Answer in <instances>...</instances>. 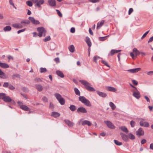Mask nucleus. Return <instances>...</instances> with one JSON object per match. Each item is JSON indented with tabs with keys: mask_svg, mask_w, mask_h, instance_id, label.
I'll use <instances>...</instances> for the list:
<instances>
[{
	"mask_svg": "<svg viewBox=\"0 0 153 153\" xmlns=\"http://www.w3.org/2000/svg\"><path fill=\"white\" fill-rule=\"evenodd\" d=\"M79 82L85 86L86 89L90 91H94L95 89L93 87H91V84L88 82L84 80H80Z\"/></svg>",
	"mask_w": 153,
	"mask_h": 153,
	"instance_id": "obj_1",
	"label": "nucleus"
},
{
	"mask_svg": "<svg viewBox=\"0 0 153 153\" xmlns=\"http://www.w3.org/2000/svg\"><path fill=\"white\" fill-rule=\"evenodd\" d=\"M79 100L87 106H90L91 105L89 101L83 96H80L79 97Z\"/></svg>",
	"mask_w": 153,
	"mask_h": 153,
	"instance_id": "obj_2",
	"label": "nucleus"
},
{
	"mask_svg": "<svg viewBox=\"0 0 153 153\" xmlns=\"http://www.w3.org/2000/svg\"><path fill=\"white\" fill-rule=\"evenodd\" d=\"M37 30L39 32L38 36L39 37H41L42 36H45L46 31L44 27H38L37 28Z\"/></svg>",
	"mask_w": 153,
	"mask_h": 153,
	"instance_id": "obj_3",
	"label": "nucleus"
},
{
	"mask_svg": "<svg viewBox=\"0 0 153 153\" xmlns=\"http://www.w3.org/2000/svg\"><path fill=\"white\" fill-rule=\"evenodd\" d=\"M133 52H131L130 53V55L133 59H134L137 57V56L140 53V52L135 48L133 49Z\"/></svg>",
	"mask_w": 153,
	"mask_h": 153,
	"instance_id": "obj_4",
	"label": "nucleus"
},
{
	"mask_svg": "<svg viewBox=\"0 0 153 153\" xmlns=\"http://www.w3.org/2000/svg\"><path fill=\"white\" fill-rule=\"evenodd\" d=\"M34 4L35 6L38 7H41V5L43 4L44 3V0H31Z\"/></svg>",
	"mask_w": 153,
	"mask_h": 153,
	"instance_id": "obj_5",
	"label": "nucleus"
},
{
	"mask_svg": "<svg viewBox=\"0 0 153 153\" xmlns=\"http://www.w3.org/2000/svg\"><path fill=\"white\" fill-rule=\"evenodd\" d=\"M133 95L137 99H139L141 97L140 93L137 88L133 90Z\"/></svg>",
	"mask_w": 153,
	"mask_h": 153,
	"instance_id": "obj_6",
	"label": "nucleus"
},
{
	"mask_svg": "<svg viewBox=\"0 0 153 153\" xmlns=\"http://www.w3.org/2000/svg\"><path fill=\"white\" fill-rule=\"evenodd\" d=\"M104 122L108 128L111 129L115 128V126L110 121L105 120L104 121Z\"/></svg>",
	"mask_w": 153,
	"mask_h": 153,
	"instance_id": "obj_7",
	"label": "nucleus"
},
{
	"mask_svg": "<svg viewBox=\"0 0 153 153\" xmlns=\"http://www.w3.org/2000/svg\"><path fill=\"white\" fill-rule=\"evenodd\" d=\"M3 100L7 102H11L12 104H14L15 102L14 100H13L10 97L8 96H6L5 95V97L4 98Z\"/></svg>",
	"mask_w": 153,
	"mask_h": 153,
	"instance_id": "obj_8",
	"label": "nucleus"
},
{
	"mask_svg": "<svg viewBox=\"0 0 153 153\" xmlns=\"http://www.w3.org/2000/svg\"><path fill=\"white\" fill-rule=\"evenodd\" d=\"M28 19L33 24L38 25L40 23L39 22L38 20H36L33 17H29Z\"/></svg>",
	"mask_w": 153,
	"mask_h": 153,
	"instance_id": "obj_9",
	"label": "nucleus"
},
{
	"mask_svg": "<svg viewBox=\"0 0 153 153\" xmlns=\"http://www.w3.org/2000/svg\"><path fill=\"white\" fill-rule=\"evenodd\" d=\"M77 112L78 113H86L87 112V111L86 109L83 107H80L77 109Z\"/></svg>",
	"mask_w": 153,
	"mask_h": 153,
	"instance_id": "obj_10",
	"label": "nucleus"
},
{
	"mask_svg": "<svg viewBox=\"0 0 153 153\" xmlns=\"http://www.w3.org/2000/svg\"><path fill=\"white\" fill-rule=\"evenodd\" d=\"M120 134L123 140L125 141H128V135H127L122 132H121Z\"/></svg>",
	"mask_w": 153,
	"mask_h": 153,
	"instance_id": "obj_11",
	"label": "nucleus"
},
{
	"mask_svg": "<svg viewBox=\"0 0 153 153\" xmlns=\"http://www.w3.org/2000/svg\"><path fill=\"white\" fill-rule=\"evenodd\" d=\"M144 120L143 119H142L140 122V124L141 126H144V127H148L149 126V124L147 122H144Z\"/></svg>",
	"mask_w": 153,
	"mask_h": 153,
	"instance_id": "obj_12",
	"label": "nucleus"
},
{
	"mask_svg": "<svg viewBox=\"0 0 153 153\" xmlns=\"http://www.w3.org/2000/svg\"><path fill=\"white\" fill-rule=\"evenodd\" d=\"M48 3L49 5L51 7H55L56 5L55 0H48Z\"/></svg>",
	"mask_w": 153,
	"mask_h": 153,
	"instance_id": "obj_13",
	"label": "nucleus"
},
{
	"mask_svg": "<svg viewBox=\"0 0 153 153\" xmlns=\"http://www.w3.org/2000/svg\"><path fill=\"white\" fill-rule=\"evenodd\" d=\"M144 134V131L141 128H140L136 131V134L138 136H141L143 135Z\"/></svg>",
	"mask_w": 153,
	"mask_h": 153,
	"instance_id": "obj_14",
	"label": "nucleus"
},
{
	"mask_svg": "<svg viewBox=\"0 0 153 153\" xmlns=\"http://www.w3.org/2000/svg\"><path fill=\"white\" fill-rule=\"evenodd\" d=\"M65 123L69 126L72 127L74 125V123L68 120H64Z\"/></svg>",
	"mask_w": 153,
	"mask_h": 153,
	"instance_id": "obj_15",
	"label": "nucleus"
},
{
	"mask_svg": "<svg viewBox=\"0 0 153 153\" xmlns=\"http://www.w3.org/2000/svg\"><path fill=\"white\" fill-rule=\"evenodd\" d=\"M82 124L83 126L87 125L88 126H91L92 124L89 121L87 120H84L82 121Z\"/></svg>",
	"mask_w": 153,
	"mask_h": 153,
	"instance_id": "obj_16",
	"label": "nucleus"
},
{
	"mask_svg": "<svg viewBox=\"0 0 153 153\" xmlns=\"http://www.w3.org/2000/svg\"><path fill=\"white\" fill-rule=\"evenodd\" d=\"M13 27L16 28H21L23 27V25H22L21 23L18 24H14L12 25Z\"/></svg>",
	"mask_w": 153,
	"mask_h": 153,
	"instance_id": "obj_17",
	"label": "nucleus"
},
{
	"mask_svg": "<svg viewBox=\"0 0 153 153\" xmlns=\"http://www.w3.org/2000/svg\"><path fill=\"white\" fill-rule=\"evenodd\" d=\"M141 69L140 68H137L131 69L128 70V71L132 73H137L140 71Z\"/></svg>",
	"mask_w": 153,
	"mask_h": 153,
	"instance_id": "obj_18",
	"label": "nucleus"
},
{
	"mask_svg": "<svg viewBox=\"0 0 153 153\" xmlns=\"http://www.w3.org/2000/svg\"><path fill=\"white\" fill-rule=\"evenodd\" d=\"M106 89L107 90L113 92H115L117 91V90L116 88H115L112 87H110V86H108L106 87Z\"/></svg>",
	"mask_w": 153,
	"mask_h": 153,
	"instance_id": "obj_19",
	"label": "nucleus"
},
{
	"mask_svg": "<svg viewBox=\"0 0 153 153\" xmlns=\"http://www.w3.org/2000/svg\"><path fill=\"white\" fill-rule=\"evenodd\" d=\"M104 20H102L100 22H99L97 25V29H100L102 26L104 24Z\"/></svg>",
	"mask_w": 153,
	"mask_h": 153,
	"instance_id": "obj_20",
	"label": "nucleus"
},
{
	"mask_svg": "<svg viewBox=\"0 0 153 153\" xmlns=\"http://www.w3.org/2000/svg\"><path fill=\"white\" fill-rule=\"evenodd\" d=\"M0 66L3 68H9V66L8 64L5 63H0Z\"/></svg>",
	"mask_w": 153,
	"mask_h": 153,
	"instance_id": "obj_21",
	"label": "nucleus"
},
{
	"mask_svg": "<svg viewBox=\"0 0 153 153\" xmlns=\"http://www.w3.org/2000/svg\"><path fill=\"white\" fill-rule=\"evenodd\" d=\"M96 92L99 96L102 97H105L106 96V94L105 93L102 92L98 91H97Z\"/></svg>",
	"mask_w": 153,
	"mask_h": 153,
	"instance_id": "obj_22",
	"label": "nucleus"
},
{
	"mask_svg": "<svg viewBox=\"0 0 153 153\" xmlns=\"http://www.w3.org/2000/svg\"><path fill=\"white\" fill-rule=\"evenodd\" d=\"M35 86L36 89L39 91H42L43 89V87L40 84H36Z\"/></svg>",
	"mask_w": 153,
	"mask_h": 153,
	"instance_id": "obj_23",
	"label": "nucleus"
},
{
	"mask_svg": "<svg viewBox=\"0 0 153 153\" xmlns=\"http://www.w3.org/2000/svg\"><path fill=\"white\" fill-rule=\"evenodd\" d=\"M60 115L59 113L56 112H52L51 113V116L55 118L59 117Z\"/></svg>",
	"mask_w": 153,
	"mask_h": 153,
	"instance_id": "obj_24",
	"label": "nucleus"
},
{
	"mask_svg": "<svg viewBox=\"0 0 153 153\" xmlns=\"http://www.w3.org/2000/svg\"><path fill=\"white\" fill-rule=\"evenodd\" d=\"M85 42L87 43L88 46L90 47L91 45V43L90 41V38L88 36L86 37Z\"/></svg>",
	"mask_w": 153,
	"mask_h": 153,
	"instance_id": "obj_25",
	"label": "nucleus"
},
{
	"mask_svg": "<svg viewBox=\"0 0 153 153\" xmlns=\"http://www.w3.org/2000/svg\"><path fill=\"white\" fill-rule=\"evenodd\" d=\"M20 108L23 110L27 111H29L30 110L27 106L24 105H21Z\"/></svg>",
	"mask_w": 153,
	"mask_h": 153,
	"instance_id": "obj_26",
	"label": "nucleus"
},
{
	"mask_svg": "<svg viewBox=\"0 0 153 153\" xmlns=\"http://www.w3.org/2000/svg\"><path fill=\"white\" fill-rule=\"evenodd\" d=\"M121 51H122L121 50H114V49L112 50L111 51V52H110L111 55L112 56L113 55H114L115 53H117L119 52H120Z\"/></svg>",
	"mask_w": 153,
	"mask_h": 153,
	"instance_id": "obj_27",
	"label": "nucleus"
},
{
	"mask_svg": "<svg viewBox=\"0 0 153 153\" xmlns=\"http://www.w3.org/2000/svg\"><path fill=\"white\" fill-rule=\"evenodd\" d=\"M119 128L123 132L127 133L128 131L127 128L125 126H122L120 127Z\"/></svg>",
	"mask_w": 153,
	"mask_h": 153,
	"instance_id": "obj_28",
	"label": "nucleus"
},
{
	"mask_svg": "<svg viewBox=\"0 0 153 153\" xmlns=\"http://www.w3.org/2000/svg\"><path fill=\"white\" fill-rule=\"evenodd\" d=\"M0 77L3 79H6L7 77L6 76L4 73L0 69Z\"/></svg>",
	"mask_w": 153,
	"mask_h": 153,
	"instance_id": "obj_29",
	"label": "nucleus"
},
{
	"mask_svg": "<svg viewBox=\"0 0 153 153\" xmlns=\"http://www.w3.org/2000/svg\"><path fill=\"white\" fill-rule=\"evenodd\" d=\"M56 73L58 76L61 78H63L64 77V75L61 71H56Z\"/></svg>",
	"mask_w": 153,
	"mask_h": 153,
	"instance_id": "obj_30",
	"label": "nucleus"
},
{
	"mask_svg": "<svg viewBox=\"0 0 153 153\" xmlns=\"http://www.w3.org/2000/svg\"><path fill=\"white\" fill-rule=\"evenodd\" d=\"M21 24H22V25H23V26H25V25L26 24H29L30 23V22L28 20H25L23 21H22L21 22Z\"/></svg>",
	"mask_w": 153,
	"mask_h": 153,
	"instance_id": "obj_31",
	"label": "nucleus"
},
{
	"mask_svg": "<svg viewBox=\"0 0 153 153\" xmlns=\"http://www.w3.org/2000/svg\"><path fill=\"white\" fill-rule=\"evenodd\" d=\"M109 105L111 109L113 110H114L116 108V106L115 105H114V104L111 102H109Z\"/></svg>",
	"mask_w": 153,
	"mask_h": 153,
	"instance_id": "obj_32",
	"label": "nucleus"
},
{
	"mask_svg": "<svg viewBox=\"0 0 153 153\" xmlns=\"http://www.w3.org/2000/svg\"><path fill=\"white\" fill-rule=\"evenodd\" d=\"M68 49L70 52L71 53H73L74 51V47L73 45H71L69 47Z\"/></svg>",
	"mask_w": 153,
	"mask_h": 153,
	"instance_id": "obj_33",
	"label": "nucleus"
},
{
	"mask_svg": "<svg viewBox=\"0 0 153 153\" xmlns=\"http://www.w3.org/2000/svg\"><path fill=\"white\" fill-rule=\"evenodd\" d=\"M11 27L9 26H7L4 27L3 28V30L4 31H9L11 30Z\"/></svg>",
	"mask_w": 153,
	"mask_h": 153,
	"instance_id": "obj_34",
	"label": "nucleus"
},
{
	"mask_svg": "<svg viewBox=\"0 0 153 153\" xmlns=\"http://www.w3.org/2000/svg\"><path fill=\"white\" fill-rule=\"evenodd\" d=\"M58 101L61 105H63L65 104V99L62 97Z\"/></svg>",
	"mask_w": 153,
	"mask_h": 153,
	"instance_id": "obj_35",
	"label": "nucleus"
},
{
	"mask_svg": "<svg viewBox=\"0 0 153 153\" xmlns=\"http://www.w3.org/2000/svg\"><path fill=\"white\" fill-rule=\"evenodd\" d=\"M54 96L58 100L62 97L61 95L58 93L55 94H54Z\"/></svg>",
	"mask_w": 153,
	"mask_h": 153,
	"instance_id": "obj_36",
	"label": "nucleus"
},
{
	"mask_svg": "<svg viewBox=\"0 0 153 153\" xmlns=\"http://www.w3.org/2000/svg\"><path fill=\"white\" fill-rule=\"evenodd\" d=\"M114 141L115 144L117 146H120L122 145V143L119 142L117 140H114Z\"/></svg>",
	"mask_w": 153,
	"mask_h": 153,
	"instance_id": "obj_37",
	"label": "nucleus"
},
{
	"mask_svg": "<svg viewBox=\"0 0 153 153\" xmlns=\"http://www.w3.org/2000/svg\"><path fill=\"white\" fill-rule=\"evenodd\" d=\"M75 93L78 96H80V93L79 90L77 88H75L74 89Z\"/></svg>",
	"mask_w": 153,
	"mask_h": 153,
	"instance_id": "obj_38",
	"label": "nucleus"
},
{
	"mask_svg": "<svg viewBox=\"0 0 153 153\" xmlns=\"http://www.w3.org/2000/svg\"><path fill=\"white\" fill-rule=\"evenodd\" d=\"M128 138H129L131 140H134L135 138V136L131 133H129L128 134Z\"/></svg>",
	"mask_w": 153,
	"mask_h": 153,
	"instance_id": "obj_39",
	"label": "nucleus"
},
{
	"mask_svg": "<svg viewBox=\"0 0 153 153\" xmlns=\"http://www.w3.org/2000/svg\"><path fill=\"white\" fill-rule=\"evenodd\" d=\"M70 109L72 111H74L76 109V106L74 105H70L69 107Z\"/></svg>",
	"mask_w": 153,
	"mask_h": 153,
	"instance_id": "obj_40",
	"label": "nucleus"
},
{
	"mask_svg": "<svg viewBox=\"0 0 153 153\" xmlns=\"http://www.w3.org/2000/svg\"><path fill=\"white\" fill-rule=\"evenodd\" d=\"M12 77L13 79H14L15 78H20V75L18 74H14L12 76Z\"/></svg>",
	"mask_w": 153,
	"mask_h": 153,
	"instance_id": "obj_41",
	"label": "nucleus"
},
{
	"mask_svg": "<svg viewBox=\"0 0 153 153\" xmlns=\"http://www.w3.org/2000/svg\"><path fill=\"white\" fill-rule=\"evenodd\" d=\"M26 3L27 5L29 7H32L33 5L32 2L30 1H28L26 2Z\"/></svg>",
	"mask_w": 153,
	"mask_h": 153,
	"instance_id": "obj_42",
	"label": "nucleus"
},
{
	"mask_svg": "<svg viewBox=\"0 0 153 153\" xmlns=\"http://www.w3.org/2000/svg\"><path fill=\"white\" fill-rule=\"evenodd\" d=\"M46 71L47 70L45 68H40V71L41 73H45Z\"/></svg>",
	"mask_w": 153,
	"mask_h": 153,
	"instance_id": "obj_43",
	"label": "nucleus"
},
{
	"mask_svg": "<svg viewBox=\"0 0 153 153\" xmlns=\"http://www.w3.org/2000/svg\"><path fill=\"white\" fill-rule=\"evenodd\" d=\"M10 84L8 82H4L3 85V86L4 88L8 87Z\"/></svg>",
	"mask_w": 153,
	"mask_h": 153,
	"instance_id": "obj_44",
	"label": "nucleus"
},
{
	"mask_svg": "<svg viewBox=\"0 0 153 153\" xmlns=\"http://www.w3.org/2000/svg\"><path fill=\"white\" fill-rule=\"evenodd\" d=\"M6 94L4 93H0V98L2 99L3 100L4 99V98L5 97Z\"/></svg>",
	"mask_w": 153,
	"mask_h": 153,
	"instance_id": "obj_45",
	"label": "nucleus"
},
{
	"mask_svg": "<svg viewBox=\"0 0 153 153\" xmlns=\"http://www.w3.org/2000/svg\"><path fill=\"white\" fill-rule=\"evenodd\" d=\"M108 36H107L103 37H100L99 38V39L100 41H104L106 39V38Z\"/></svg>",
	"mask_w": 153,
	"mask_h": 153,
	"instance_id": "obj_46",
	"label": "nucleus"
},
{
	"mask_svg": "<svg viewBox=\"0 0 153 153\" xmlns=\"http://www.w3.org/2000/svg\"><path fill=\"white\" fill-rule=\"evenodd\" d=\"M101 62L103 64L105 65L107 67L109 68H110V66L108 64V63L106 61L103 60H102Z\"/></svg>",
	"mask_w": 153,
	"mask_h": 153,
	"instance_id": "obj_47",
	"label": "nucleus"
},
{
	"mask_svg": "<svg viewBox=\"0 0 153 153\" xmlns=\"http://www.w3.org/2000/svg\"><path fill=\"white\" fill-rule=\"evenodd\" d=\"M51 39V37L50 36H48L46 37L43 40L44 42H46L47 41L50 40Z\"/></svg>",
	"mask_w": 153,
	"mask_h": 153,
	"instance_id": "obj_48",
	"label": "nucleus"
},
{
	"mask_svg": "<svg viewBox=\"0 0 153 153\" xmlns=\"http://www.w3.org/2000/svg\"><path fill=\"white\" fill-rule=\"evenodd\" d=\"M56 12H57V14H58V15L61 17H62V14L59 11V10H57V9H56Z\"/></svg>",
	"mask_w": 153,
	"mask_h": 153,
	"instance_id": "obj_49",
	"label": "nucleus"
},
{
	"mask_svg": "<svg viewBox=\"0 0 153 153\" xmlns=\"http://www.w3.org/2000/svg\"><path fill=\"white\" fill-rule=\"evenodd\" d=\"M100 58H101L99 56H95L94 57V61L96 63H97V60Z\"/></svg>",
	"mask_w": 153,
	"mask_h": 153,
	"instance_id": "obj_50",
	"label": "nucleus"
},
{
	"mask_svg": "<svg viewBox=\"0 0 153 153\" xmlns=\"http://www.w3.org/2000/svg\"><path fill=\"white\" fill-rule=\"evenodd\" d=\"M9 3L10 4L12 5L13 6V7L15 9H16V7L14 5V4H13V1H12V0H9Z\"/></svg>",
	"mask_w": 153,
	"mask_h": 153,
	"instance_id": "obj_51",
	"label": "nucleus"
},
{
	"mask_svg": "<svg viewBox=\"0 0 153 153\" xmlns=\"http://www.w3.org/2000/svg\"><path fill=\"white\" fill-rule=\"evenodd\" d=\"M149 32V30H148V31H147V32H146L145 33L143 34V35L142 36L141 38V39H143V38H145L146 37V36L147 34Z\"/></svg>",
	"mask_w": 153,
	"mask_h": 153,
	"instance_id": "obj_52",
	"label": "nucleus"
},
{
	"mask_svg": "<svg viewBox=\"0 0 153 153\" xmlns=\"http://www.w3.org/2000/svg\"><path fill=\"white\" fill-rule=\"evenodd\" d=\"M34 81L36 82H40L42 81L39 78H36L34 79Z\"/></svg>",
	"mask_w": 153,
	"mask_h": 153,
	"instance_id": "obj_53",
	"label": "nucleus"
},
{
	"mask_svg": "<svg viewBox=\"0 0 153 153\" xmlns=\"http://www.w3.org/2000/svg\"><path fill=\"white\" fill-rule=\"evenodd\" d=\"M8 88L11 90H13L15 89V87L10 84Z\"/></svg>",
	"mask_w": 153,
	"mask_h": 153,
	"instance_id": "obj_54",
	"label": "nucleus"
},
{
	"mask_svg": "<svg viewBox=\"0 0 153 153\" xmlns=\"http://www.w3.org/2000/svg\"><path fill=\"white\" fill-rule=\"evenodd\" d=\"M132 82L133 84L135 85H137L138 84V82L136 80H132Z\"/></svg>",
	"mask_w": 153,
	"mask_h": 153,
	"instance_id": "obj_55",
	"label": "nucleus"
},
{
	"mask_svg": "<svg viewBox=\"0 0 153 153\" xmlns=\"http://www.w3.org/2000/svg\"><path fill=\"white\" fill-rule=\"evenodd\" d=\"M135 124V122L133 120L130 122V125L132 127H134Z\"/></svg>",
	"mask_w": 153,
	"mask_h": 153,
	"instance_id": "obj_56",
	"label": "nucleus"
},
{
	"mask_svg": "<svg viewBox=\"0 0 153 153\" xmlns=\"http://www.w3.org/2000/svg\"><path fill=\"white\" fill-rule=\"evenodd\" d=\"M133 11V9L132 8H130L128 10V14L130 15L131 13Z\"/></svg>",
	"mask_w": 153,
	"mask_h": 153,
	"instance_id": "obj_57",
	"label": "nucleus"
},
{
	"mask_svg": "<svg viewBox=\"0 0 153 153\" xmlns=\"http://www.w3.org/2000/svg\"><path fill=\"white\" fill-rule=\"evenodd\" d=\"M146 140L145 139H143L142 140L141 142V144H143L145 143H146Z\"/></svg>",
	"mask_w": 153,
	"mask_h": 153,
	"instance_id": "obj_58",
	"label": "nucleus"
},
{
	"mask_svg": "<svg viewBox=\"0 0 153 153\" xmlns=\"http://www.w3.org/2000/svg\"><path fill=\"white\" fill-rule=\"evenodd\" d=\"M70 31L72 33H74L75 32V28L73 27H72Z\"/></svg>",
	"mask_w": 153,
	"mask_h": 153,
	"instance_id": "obj_59",
	"label": "nucleus"
},
{
	"mask_svg": "<svg viewBox=\"0 0 153 153\" xmlns=\"http://www.w3.org/2000/svg\"><path fill=\"white\" fill-rule=\"evenodd\" d=\"M54 60L56 62V63H59L60 62L59 58L58 57H57L55 58Z\"/></svg>",
	"mask_w": 153,
	"mask_h": 153,
	"instance_id": "obj_60",
	"label": "nucleus"
},
{
	"mask_svg": "<svg viewBox=\"0 0 153 153\" xmlns=\"http://www.w3.org/2000/svg\"><path fill=\"white\" fill-rule=\"evenodd\" d=\"M147 74L149 75H153V71H149L147 73Z\"/></svg>",
	"mask_w": 153,
	"mask_h": 153,
	"instance_id": "obj_61",
	"label": "nucleus"
},
{
	"mask_svg": "<svg viewBox=\"0 0 153 153\" xmlns=\"http://www.w3.org/2000/svg\"><path fill=\"white\" fill-rule=\"evenodd\" d=\"M144 97L147 102H150V99L147 96H145Z\"/></svg>",
	"mask_w": 153,
	"mask_h": 153,
	"instance_id": "obj_62",
	"label": "nucleus"
},
{
	"mask_svg": "<svg viewBox=\"0 0 153 153\" xmlns=\"http://www.w3.org/2000/svg\"><path fill=\"white\" fill-rule=\"evenodd\" d=\"M153 40V36L150 37L148 41V43L151 42Z\"/></svg>",
	"mask_w": 153,
	"mask_h": 153,
	"instance_id": "obj_63",
	"label": "nucleus"
},
{
	"mask_svg": "<svg viewBox=\"0 0 153 153\" xmlns=\"http://www.w3.org/2000/svg\"><path fill=\"white\" fill-rule=\"evenodd\" d=\"M150 149L153 150V143H152L150 144Z\"/></svg>",
	"mask_w": 153,
	"mask_h": 153,
	"instance_id": "obj_64",
	"label": "nucleus"
}]
</instances>
